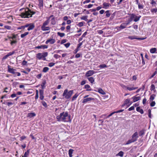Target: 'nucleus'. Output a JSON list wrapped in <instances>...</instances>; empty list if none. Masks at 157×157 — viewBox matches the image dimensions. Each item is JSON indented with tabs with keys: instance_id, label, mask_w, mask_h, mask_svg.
<instances>
[{
	"instance_id": "nucleus-50",
	"label": "nucleus",
	"mask_w": 157,
	"mask_h": 157,
	"mask_svg": "<svg viewBox=\"0 0 157 157\" xmlns=\"http://www.w3.org/2000/svg\"><path fill=\"white\" fill-rule=\"evenodd\" d=\"M54 58L56 59H57L60 57L61 56L57 54H55L54 55Z\"/></svg>"
},
{
	"instance_id": "nucleus-54",
	"label": "nucleus",
	"mask_w": 157,
	"mask_h": 157,
	"mask_svg": "<svg viewBox=\"0 0 157 157\" xmlns=\"http://www.w3.org/2000/svg\"><path fill=\"white\" fill-rule=\"evenodd\" d=\"M40 95H43L44 91L42 90H40Z\"/></svg>"
},
{
	"instance_id": "nucleus-58",
	"label": "nucleus",
	"mask_w": 157,
	"mask_h": 157,
	"mask_svg": "<svg viewBox=\"0 0 157 157\" xmlns=\"http://www.w3.org/2000/svg\"><path fill=\"white\" fill-rule=\"evenodd\" d=\"M29 24H27L25 25L24 26H21V28H23V29H24L26 27H29Z\"/></svg>"
},
{
	"instance_id": "nucleus-60",
	"label": "nucleus",
	"mask_w": 157,
	"mask_h": 157,
	"mask_svg": "<svg viewBox=\"0 0 157 157\" xmlns=\"http://www.w3.org/2000/svg\"><path fill=\"white\" fill-rule=\"evenodd\" d=\"M8 57V56L7 54L3 57V58H2V60H3L6 59Z\"/></svg>"
},
{
	"instance_id": "nucleus-20",
	"label": "nucleus",
	"mask_w": 157,
	"mask_h": 157,
	"mask_svg": "<svg viewBox=\"0 0 157 157\" xmlns=\"http://www.w3.org/2000/svg\"><path fill=\"white\" fill-rule=\"evenodd\" d=\"M39 3L38 6L40 8H42L43 6V0H38Z\"/></svg>"
},
{
	"instance_id": "nucleus-57",
	"label": "nucleus",
	"mask_w": 157,
	"mask_h": 157,
	"mask_svg": "<svg viewBox=\"0 0 157 157\" xmlns=\"http://www.w3.org/2000/svg\"><path fill=\"white\" fill-rule=\"evenodd\" d=\"M115 112H112V113H111L106 118H109L110 116H112L113 114H114V113H115Z\"/></svg>"
},
{
	"instance_id": "nucleus-62",
	"label": "nucleus",
	"mask_w": 157,
	"mask_h": 157,
	"mask_svg": "<svg viewBox=\"0 0 157 157\" xmlns=\"http://www.w3.org/2000/svg\"><path fill=\"white\" fill-rule=\"evenodd\" d=\"M67 42V40L66 39H63L61 40V44H63L65 43H66Z\"/></svg>"
},
{
	"instance_id": "nucleus-14",
	"label": "nucleus",
	"mask_w": 157,
	"mask_h": 157,
	"mask_svg": "<svg viewBox=\"0 0 157 157\" xmlns=\"http://www.w3.org/2000/svg\"><path fill=\"white\" fill-rule=\"evenodd\" d=\"M140 96L136 97V96H133L132 98V99H133V102H136L140 100Z\"/></svg>"
},
{
	"instance_id": "nucleus-45",
	"label": "nucleus",
	"mask_w": 157,
	"mask_h": 157,
	"mask_svg": "<svg viewBox=\"0 0 157 157\" xmlns=\"http://www.w3.org/2000/svg\"><path fill=\"white\" fill-rule=\"evenodd\" d=\"M138 8L139 9H143L144 7L143 5L142 4H140V3L139 4V5H138Z\"/></svg>"
},
{
	"instance_id": "nucleus-29",
	"label": "nucleus",
	"mask_w": 157,
	"mask_h": 157,
	"mask_svg": "<svg viewBox=\"0 0 157 157\" xmlns=\"http://www.w3.org/2000/svg\"><path fill=\"white\" fill-rule=\"evenodd\" d=\"M29 33L28 32H26L23 34H22L21 35V37L22 38L24 37L25 36L28 35Z\"/></svg>"
},
{
	"instance_id": "nucleus-13",
	"label": "nucleus",
	"mask_w": 157,
	"mask_h": 157,
	"mask_svg": "<svg viewBox=\"0 0 157 157\" xmlns=\"http://www.w3.org/2000/svg\"><path fill=\"white\" fill-rule=\"evenodd\" d=\"M41 28V29L43 31L49 30L50 29V28L49 27L44 25H42Z\"/></svg>"
},
{
	"instance_id": "nucleus-36",
	"label": "nucleus",
	"mask_w": 157,
	"mask_h": 157,
	"mask_svg": "<svg viewBox=\"0 0 157 157\" xmlns=\"http://www.w3.org/2000/svg\"><path fill=\"white\" fill-rule=\"evenodd\" d=\"M98 67L100 68H104L107 67V66L105 64H104L100 65Z\"/></svg>"
},
{
	"instance_id": "nucleus-23",
	"label": "nucleus",
	"mask_w": 157,
	"mask_h": 157,
	"mask_svg": "<svg viewBox=\"0 0 157 157\" xmlns=\"http://www.w3.org/2000/svg\"><path fill=\"white\" fill-rule=\"evenodd\" d=\"M157 49L156 48H152L150 49V52L151 53H154L156 52Z\"/></svg>"
},
{
	"instance_id": "nucleus-15",
	"label": "nucleus",
	"mask_w": 157,
	"mask_h": 157,
	"mask_svg": "<svg viewBox=\"0 0 157 157\" xmlns=\"http://www.w3.org/2000/svg\"><path fill=\"white\" fill-rule=\"evenodd\" d=\"M35 27L33 23L29 24V25L28 28V30L30 31L33 29Z\"/></svg>"
},
{
	"instance_id": "nucleus-9",
	"label": "nucleus",
	"mask_w": 157,
	"mask_h": 157,
	"mask_svg": "<svg viewBox=\"0 0 157 157\" xmlns=\"http://www.w3.org/2000/svg\"><path fill=\"white\" fill-rule=\"evenodd\" d=\"M128 38L131 40H132L134 39H137L138 40H143L145 38H137L136 37V36H128Z\"/></svg>"
},
{
	"instance_id": "nucleus-37",
	"label": "nucleus",
	"mask_w": 157,
	"mask_h": 157,
	"mask_svg": "<svg viewBox=\"0 0 157 157\" xmlns=\"http://www.w3.org/2000/svg\"><path fill=\"white\" fill-rule=\"evenodd\" d=\"M84 22H79L78 24L77 25L79 26V27H81L83 26L84 23Z\"/></svg>"
},
{
	"instance_id": "nucleus-52",
	"label": "nucleus",
	"mask_w": 157,
	"mask_h": 157,
	"mask_svg": "<svg viewBox=\"0 0 157 157\" xmlns=\"http://www.w3.org/2000/svg\"><path fill=\"white\" fill-rule=\"evenodd\" d=\"M155 104V103L154 101H152L150 104V105L152 107L154 106Z\"/></svg>"
},
{
	"instance_id": "nucleus-51",
	"label": "nucleus",
	"mask_w": 157,
	"mask_h": 157,
	"mask_svg": "<svg viewBox=\"0 0 157 157\" xmlns=\"http://www.w3.org/2000/svg\"><path fill=\"white\" fill-rule=\"evenodd\" d=\"M83 41H82V42L78 44L77 48H80L82 44V43H83Z\"/></svg>"
},
{
	"instance_id": "nucleus-18",
	"label": "nucleus",
	"mask_w": 157,
	"mask_h": 157,
	"mask_svg": "<svg viewBox=\"0 0 157 157\" xmlns=\"http://www.w3.org/2000/svg\"><path fill=\"white\" fill-rule=\"evenodd\" d=\"M36 114L34 113H29L27 115V117L29 118H31L32 117H34L36 116Z\"/></svg>"
},
{
	"instance_id": "nucleus-44",
	"label": "nucleus",
	"mask_w": 157,
	"mask_h": 157,
	"mask_svg": "<svg viewBox=\"0 0 157 157\" xmlns=\"http://www.w3.org/2000/svg\"><path fill=\"white\" fill-rule=\"evenodd\" d=\"M151 12L153 13H156L157 12V8H155L152 9L151 10Z\"/></svg>"
},
{
	"instance_id": "nucleus-24",
	"label": "nucleus",
	"mask_w": 157,
	"mask_h": 157,
	"mask_svg": "<svg viewBox=\"0 0 157 157\" xmlns=\"http://www.w3.org/2000/svg\"><path fill=\"white\" fill-rule=\"evenodd\" d=\"M126 88L129 91H131L134 90H135L137 89V87H130L128 86L126 87Z\"/></svg>"
},
{
	"instance_id": "nucleus-5",
	"label": "nucleus",
	"mask_w": 157,
	"mask_h": 157,
	"mask_svg": "<svg viewBox=\"0 0 157 157\" xmlns=\"http://www.w3.org/2000/svg\"><path fill=\"white\" fill-rule=\"evenodd\" d=\"M138 137V134L137 132H136L132 135V138L128 140L126 144H129L131 143L136 141Z\"/></svg>"
},
{
	"instance_id": "nucleus-43",
	"label": "nucleus",
	"mask_w": 157,
	"mask_h": 157,
	"mask_svg": "<svg viewBox=\"0 0 157 157\" xmlns=\"http://www.w3.org/2000/svg\"><path fill=\"white\" fill-rule=\"evenodd\" d=\"M42 105L45 108L47 107V105L46 102L44 101H43L41 102Z\"/></svg>"
},
{
	"instance_id": "nucleus-8",
	"label": "nucleus",
	"mask_w": 157,
	"mask_h": 157,
	"mask_svg": "<svg viewBox=\"0 0 157 157\" xmlns=\"http://www.w3.org/2000/svg\"><path fill=\"white\" fill-rule=\"evenodd\" d=\"M95 73V71L93 70H89L88 71L86 74L85 76L88 77L92 75Z\"/></svg>"
},
{
	"instance_id": "nucleus-39",
	"label": "nucleus",
	"mask_w": 157,
	"mask_h": 157,
	"mask_svg": "<svg viewBox=\"0 0 157 157\" xmlns=\"http://www.w3.org/2000/svg\"><path fill=\"white\" fill-rule=\"evenodd\" d=\"M151 90H153L154 91H155V86L153 84H152L151 86Z\"/></svg>"
},
{
	"instance_id": "nucleus-25",
	"label": "nucleus",
	"mask_w": 157,
	"mask_h": 157,
	"mask_svg": "<svg viewBox=\"0 0 157 157\" xmlns=\"http://www.w3.org/2000/svg\"><path fill=\"white\" fill-rule=\"evenodd\" d=\"M98 92L99 93L103 95H104L105 94V92L101 88L99 89Z\"/></svg>"
},
{
	"instance_id": "nucleus-4",
	"label": "nucleus",
	"mask_w": 157,
	"mask_h": 157,
	"mask_svg": "<svg viewBox=\"0 0 157 157\" xmlns=\"http://www.w3.org/2000/svg\"><path fill=\"white\" fill-rule=\"evenodd\" d=\"M73 93V90H70L68 91L67 89H66L64 91L63 96L66 99H68L71 98Z\"/></svg>"
},
{
	"instance_id": "nucleus-46",
	"label": "nucleus",
	"mask_w": 157,
	"mask_h": 157,
	"mask_svg": "<svg viewBox=\"0 0 157 157\" xmlns=\"http://www.w3.org/2000/svg\"><path fill=\"white\" fill-rule=\"evenodd\" d=\"M11 41L10 44L11 45H12L14 44H16L17 42V41L16 40H10Z\"/></svg>"
},
{
	"instance_id": "nucleus-19",
	"label": "nucleus",
	"mask_w": 157,
	"mask_h": 157,
	"mask_svg": "<svg viewBox=\"0 0 157 157\" xmlns=\"http://www.w3.org/2000/svg\"><path fill=\"white\" fill-rule=\"evenodd\" d=\"M87 79L91 83L93 84L94 83V79L93 77H88L87 78Z\"/></svg>"
},
{
	"instance_id": "nucleus-47",
	"label": "nucleus",
	"mask_w": 157,
	"mask_h": 157,
	"mask_svg": "<svg viewBox=\"0 0 157 157\" xmlns=\"http://www.w3.org/2000/svg\"><path fill=\"white\" fill-rule=\"evenodd\" d=\"M55 64L54 63H49L48 66L49 67H51L54 66Z\"/></svg>"
},
{
	"instance_id": "nucleus-32",
	"label": "nucleus",
	"mask_w": 157,
	"mask_h": 157,
	"mask_svg": "<svg viewBox=\"0 0 157 157\" xmlns=\"http://www.w3.org/2000/svg\"><path fill=\"white\" fill-rule=\"evenodd\" d=\"M29 150H28L26 152H25L24 155L22 156V157H27L29 153Z\"/></svg>"
},
{
	"instance_id": "nucleus-41",
	"label": "nucleus",
	"mask_w": 157,
	"mask_h": 157,
	"mask_svg": "<svg viewBox=\"0 0 157 157\" xmlns=\"http://www.w3.org/2000/svg\"><path fill=\"white\" fill-rule=\"evenodd\" d=\"M155 96V94H153L151 95V96L150 98V100L151 101L153 100L154 99Z\"/></svg>"
},
{
	"instance_id": "nucleus-38",
	"label": "nucleus",
	"mask_w": 157,
	"mask_h": 157,
	"mask_svg": "<svg viewBox=\"0 0 157 157\" xmlns=\"http://www.w3.org/2000/svg\"><path fill=\"white\" fill-rule=\"evenodd\" d=\"M46 83V81H44L41 84V86L42 89H44L45 88V85Z\"/></svg>"
},
{
	"instance_id": "nucleus-31",
	"label": "nucleus",
	"mask_w": 157,
	"mask_h": 157,
	"mask_svg": "<svg viewBox=\"0 0 157 157\" xmlns=\"http://www.w3.org/2000/svg\"><path fill=\"white\" fill-rule=\"evenodd\" d=\"M56 23V22L55 19L54 17H53V18H52L51 19V24L52 25H55Z\"/></svg>"
},
{
	"instance_id": "nucleus-61",
	"label": "nucleus",
	"mask_w": 157,
	"mask_h": 157,
	"mask_svg": "<svg viewBox=\"0 0 157 157\" xmlns=\"http://www.w3.org/2000/svg\"><path fill=\"white\" fill-rule=\"evenodd\" d=\"M151 4L153 6H155V4H156V2L154 0H152L151 2Z\"/></svg>"
},
{
	"instance_id": "nucleus-1",
	"label": "nucleus",
	"mask_w": 157,
	"mask_h": 157,
	"mask_svg": "<svg viewBox=\"0 0 157 157\" xmlns=\"http://www.w3.org/2000/svg\"><path fill=\"white\" fill-rule=\"evenodd\" d=\"M56 119L58 121H62L65 122L71 121L70 116H68L67 112L60 113L59 115L56 117Z\"/></svg>"
},
{
	"instance_id": "nucleus-16",
	"label": "nucleus",
	"mask_w": 157,
	"mask_h": 157,
	"mask_svg": "<svg viewBox=\"0 0 157 157\" xmlns=\"http://www.w3.org/2000/svg\"><path fill=\"white\" fill-rule=\"evenodd\" d=\"M37 49H43L48 48V46L46 45H43L37 46L36 47Z\"/></svg>"
},
{
	"instance_id": "nucleus-12",
	"label": "nucleus",
	"mask_w": 157,
	"mask_h": 157,
	"mask_svg": "<svg viewBox=\"0 0 157 157\" xmlns=\"http://www.w3.org/2000/svg\"><path fill=\"white\" fill-rule=\"evenodd\" d=\"M8 72L13 74H15V71H16L15 69L13 68H11L10 66L9 65L8 66Z\"/></svg>"
},
{
	"instance_id": "nucleus-21",
	"label": "nucleus",
	"mask_w": 157,
	"mask_h": 157,
	"mask_svg": "<svg viewBox=\"0 0 157 157\" xmlns=\"http://www.w3.org/2000/svg\"><path fill=\"white\" fill-rule=\"evenodd\" d=\"M132 102L130 101V100L129 99H126L124 102V103L126 105H127V104L129 103V105H131L132 103Z\"/></svg>"
},
{
	"instance_id": "nucleus-48",
	"label": "nucleus",
	"mask_w": 157,
	"mask_h": 157,
	"mask_svg": "<svg viewBox=\"0 0 157 157\" xmlns=\"http://www.w3.org/2000/svg\"><path fill=\"white\" fill-rule=\"evenodd\" d=\"M14 53H15L14 51H13L12 52H9V53H8V54L7 55H8V56H11L13 55Z\"/></svg>"
},
{
	"instance_id": "nucleus-63",
	"label": "nucleus",
	"mask_w": 157,
	"mask_h": 157,
	"mask_svg": "<svg viewBox=\"0 0 157 157\" xmlns=\"http://www.w3.org/2000/svg\"><path fill=\"white\" fill-rule=\"evenodd\" d=\"M26 138V136H22L20 137V138H21L20 140L21 141L23 140H24V139H25Z\"/></svg>"
},
{
	"instance_id": "nucleus-30",
	"label": "nucleus",
	"mask_w": 157,
	"mask_h": 157,
	"mask_svg": "<svg viewBox=\"0 0 157 157\" xmlns=\"http://www.w3.org/2000/svg\"><path fill=\"white\" fill-rule=\"evenodd\" d=\"M87 16H83L81 17V19L82 20H85L86 21H87Z\"/></svg>"
},
{
	"instance_id": "nucleus-6",
	"label": "nucleus",
	"mask_w": 157,
	"mask_h": 157,
	"mask_svg": "<svg viewBox=\"0 0 157 157\" xmlns=\"http://www.w3.org/2000/svg\"><path fill=\"white\" fill-rule=\"evenodd\" d=\"M48 52H45L43 53H38L36 54V58L40 60L42 59L43 60H46L45 57L48 56Z\"/></svg>"
},
{
	"instance_id": "nucleus-59",
	"label": "nucleus",
	"mask_w": 157,
	"mask_h": 157,
	"mask_svg": "<svg viewBox=\"0 0 157 157\" xmlns=\"http://www.w3.org/2000/svg\"><path fill=\"white\" fill-rule=\"evenodd\" d=\"M134 107L133 106H132L128 109V110L129 111H131L134 110Z\"/></svg>"
},
{
	"instance_id": "nucleus-3",
	"label": "nucleus",
	"mask_w": 157,
	"mask_h": 157,
	"mask_svg": "<svg viewBox=\"0 0 157 157\" xmlns=\"http://www.w3.org/2000/svg\"><path fill=\"white\" fill-rule=\"evenodd\" d=\"M141 17V16L140 15L137 16L135 14H130V18L128 21L130 23L133 21L136 22L139 21Z\"/></svg>"
},
{
	"instance_id": "nucleus-27",
	"label": "nucleus",
	"mask_w": 157,
	"mask_h": 157,
	"mask_svg": "<svg viewBox=\"0 0 157 157\" xmlns=\"http://www.w3.org/2000/svg\"><path fill=\"white\" fill-rule=\"evenodd\" d=\"M124 155V152L122 151H120L116 155V156H120L123 157Z\"/></svg>"
},
{
	"instance_id": "nucleus-26",
	"label": "nucleus",
	"mask_w": 157,
	"mask_h": 157,
	"mask_svg": "<svg viewBox=\"0 0 157 157\" xmlns=\"http://www.w3.org/2000/svg\"><path fill=\"white\" fill-rule=\"evenodd\" d=\"M74 150L72 149H70L69 150L68 153L70 157H72V154Z\"/></svg>"
},
{
	"instance_id": "nucleus-56",
	"label": "nucleus",
	"mask_w": 157,
	"mask_h": 157,
	"mask_svg": "<svg viewBox=\"0 0 157 157\" xmlns=\"http://www.w3.org/2000/svg\"><path fill=\"white\" fill-rule=\"evenodd\" d=\"M157 74V71H155L153 74L150 77V78H152L154 76Z\"/></svg>"
},
{
	"instance_id": "nucleus-49",
	"label": "nucleus",
	"mask_w": 157,
	"mask_h": 157,
	"mask_svg": "<svg viewBox=\"0 0 157 157\" xmlns=\"http://www.w3.org/2000/svg\"><path fill=\"white\" fill-rule=\"evenodd\" d=\"M4 28L7 29H10L11 27L9 25H5L4 26Z\"/></svg>"
},
{
	"instance_id": "nucleus-33",
	"label": "nucleus",
	"mask_w": 157,
	"mask_h": 157,
	"mask_svg": "<svg viewBox=\"0 0 157 157\" xmlns=\"http://www.w3.org/2000/svg\"><path fill=\"white\" fill-rule=\"evenodd\" d=\"M49 70V68L48 67H45L43 68V71L44 72H46Z\"/></svg>"
},
{
	"instance_id": "nucleus-2",
	"label": "nucleus",
	"mask_w": 157,
	"mask_h": 157,
	"mask_svg": "<svg viewBox=\"0 0 157 157\" xmlns=\"http://www.w3.org/2000/svg\"><path fill=\"white\" fill-rule=\"evenodd\" d=\"M22 12L21 13L20 16L22 18H29L32 17V15L35 13V12L31 11L29 8H22L20 10Z\"/></svg>"
},
{
	"instance_id": "nucleus-40",
	"label": "nucleus",
	"mask_w": 157,
	"mask_h": 157,
	"mask_svg": "<svg viewBox=\"0 0 157 157\" xmlns=\"http://www.w3.org/2000/svg\"><path fill=\"white\" fill-rule=\"evenodd\" d=\"M106 16L107 17H109L110 16V14L109 13V10H107L105 12Z\"/></svg>"
},
{
	"instance_id": "nucleus-28",
	"label": "nucleus",
	"mask_w": 157,
	"mask_h": 157,
	"mask_svg": "<svg viewBox=\"0 0 157 157\" xmlns=\"http://www.w3.org/2000/svg\"><path fill=\"white\" fill-rule=\"evenodd\" d=\"M78 93H76L73 97L72 100L73 101L75 100L77 97L78 96Z\"/></svg>"
},
{
	"instance_id": "nucleus-55",
	"label": "nucleus",
	"mask_w": 157,
	"mask_h": 157,
	"mask_svg": "<svg viewBox=\"0 0 157 157\" xmlns=\"http://www.w3.org/2000/svg\"><path fill=\"white\" fill-rule=\"evenodd\" d=\"M70 45V44L69 43H68L65 44H64V46L67 48H68V47H69Z\"/></svg>"
},
{
	"instance_id": "nucleus-64",
	"label": "nucleus",
	"mask_w": 157,
	"mask_h": 157,
	"mask_svg": "<svg viewBox=\"0 0 157 157\" xmlns=\"http://www.w3.org/2000/svg\"><path fill=\"white\" fill-rule=\"evenodd\" d=\"M27 63V61H26L24 60H23V62H22V64L23 65H26Z\"/></svg>"
},
{
	"instance_id": "nucleus-17",
	"label": "nucleus",
	"mask_w": 157,
	"mask_h": 157,
	"mask_svg": "<svg viewBox=\"0 0 157 157\" xmlns=\"http://www.w3.org/2000/svg\"><path fill=\"white\" fill-rule=\"evenodd\" d=\"M110 4L109 3L104 2L103 4V7H102L104 9H107L110 6Z\"/></svg>"
},
{
	"instance_id": "nucleus-35",
	"label": "nucleus",
	"mask_w": 157,
	"mask_h": 157,
	"mask_svg": "<svg viewBox=\"0 0 157 157\" xmlns=\"http://www.w3.org/2000/svg\"><path fill=\"white\" fill-rule=\"evenodd\" d=\"M57 34L58 36H59L61 37H63L65 35L64 33H61L60 32H58L57 33Z\"/></svg>"
},
{
	"instance_id": "nucleus-7",
	"label": "nucleus",
	"mask_w": 157,
	"mask_h": 157,
	"mask_svg": "<svg viewBox=\"0 0 157 157\" xmlns=\"http://www.w3.org/2000/svg\"><path fill=\"white\" fill-rule=\"evenodd\" d=\"M130 23L128 21H127L125 23H122L119 27H117V29H125L126 28L127 26L128 25H129Z\"/></svg>"
},
{
	"instance_id": "nucleus-11",
	"label": "nucleus",
	"mask_w": 157,
	"mask_h": 157,
	"mask_svg": "<svg viewBox=\"0 0 157 157\" xmlns=\"http://www.w3.org/2000/svg\"><path fill=\"white\" fill-rule=\"evenodd\" d=\"M56 42V40L54 39H49L48 40L45 42L46 44H48L49 43H50V44H52Z\"/></svg>"
},
{
	"instance_id": "nucleus-10",
	"label": "nucleus",
	"mask_w": 157,
	"mask_h": 157,
	"mask_svg": "<svg viewBox=\"0 0 157 157\" xmlns=\"http://www.w3.org/2000/svg\"><path fill=\"white\" fill-rule=\"evenodd\" d=\"M94 98H86L85 99H84L82 101V103H86V102H87L88 101H94Z\"/></svg>"
},
{
	"instance_id": "nucleus-34",
	"label": "nucleus",
	"mask_w": 157,
	"mask_h": 157,
	"mask_svg": "<svg viewBox=\"0 0 157 157\" xmlns=\"http://www.w3.org/2000/svg\"><path fill=\"white\" fill-rule=\"evenodd\" d=\"M49 21H48V20H46L45 21L43 24V25H44V26H47L49 24Z\"/></svg>"
},
{
	"instance_id": "nucleus-42",
	"label": "nucleus",
	"mask_w": 157,
	"mask_h": 157,
	"mask_svg": "<svg viewBox=\"0 0 157 157\" xmlns=\"http://www.w3.org/2000/svg\"><path fill=\"white\" fill-rule=\"evenodd\" d=\"M90 87V86L88 84H86L85 85V88L86 89H87L86 90L87 91L90 90L88 89Z\"/></svg>"
},
{
	"instance_id": "nucleus-22",
	"label": "nucleus",
	"mask_w": 157,
	"mask_h": 157,
	"mask_svg": "<svg viewBox=\"0 0 157 157\" xmlns=\"http://www.w3.org/2000/svg\"><path fill=\"white\" fill-rule=\"evenodd\" d=\"M136 110L137 111L140 112L142 114L144 113V111L142 109H140L139 107H137Z\"/></svg>"
},
{
	"instance_id": "nucleus-53",
	"label": "nucleus",
	"mask_w": 157,
	"mask_h": 157,
	"mask_svg": "<svg viewBox=\"0 0 157 157\" xmlns=\"http://www.w3.org/2000/svg\"><path fill=\"white\" fill-rule=\"evenodd\" d=\"M16 38V36L15 35H13V36L12 37H9V39H12V40H13L14 39H15Z\"/></svg>"
}]
</instances>
